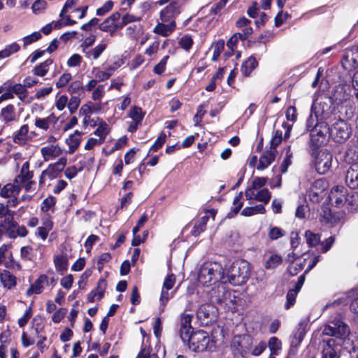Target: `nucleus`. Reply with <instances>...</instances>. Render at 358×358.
Here are the masks:
<instances>
[{"instance_id": "obj_1", "label": "nucleus", "mask_w": 358, "mask_h": 358, "mask_svg": "<svg viewBox=\"0 0 358 358\" xmlns=\"http://www.w3.org/2000/svg\"><path fill=\"white\" fill-rule=\"evenodd\" d=\"M226 282L227 280H224L212 287L208 292L209 299L213 303L228 310H233L238 303V298L227 287Z\"/></svg>"}, {"instance_id": "obj_2", "label": "nucleus", "mask_w": 358, "mask_h": 358, "mask_svg": "<svg viewBox=\"0 0 358 358\" xmlns=\"http://www.w3.org/2000/svg\"><path fill=\"white\" fill-rule=\"evenodd\" d=\"M197 280L203 286H215L225 280L222 265L215 262H204L200 267Z\"/></svg>"}, {"instance_id": "obj_3", "label": "nucleus", "mask_w": 358, "mask_h": 358, "mask_svg": "<svg viewBox=\"0 0 358 358\" xmlns=\"http://www.w3.org/2000/svg\"><path fill=\"white\" fill-rule=\"evenodd\" d=\"M250 275V265L248 262L238 259L234 262L227 270L225 280L233 285L245 283Z\"/></svg>"}, {"instance_id": "obj_4", "label": "nucleus", "mask_w": 358, "mask_h": 358, "mask_svg": "<svg viewBox=\"0 0 358 358\" xmlns=\"http://www.w3.org/2000/svg\"><path fill=\"white\" fill-rule=\"evenodd\" d=\"M187 333L185 341H188L189 348L194 352L213 351L215 348V343L206 332L199 331L194 334Z\"/></svg>"}, {"instance_id": "obj_5", "label": "nucleus", "mask_w": 358, "mask_h": 358, "mask_svg": "<svg viewBox=\"0 0 358 358\" xmlns=\"http://www.w3.org/2000/svg\"><path fill=\"white\" fill-rule=\"evenodd\" d=\"M307 129L310 131V145L315 147H320L326 144L329 140L330 129L327 122L323 121H317L312 127Z\"/></svg>"}, {"instance_id": "obj_6", "label": "nucleus", "mask_w": 358, "mask_h": 358, "mask_svg": "<svg viewBox=\"0 0 358 358\" xmlns=\"http://www.w3.org/2000/svg\"><path fill=\"white\" fill-rule=\"evenodd\" d=\"M333 162V155L327 150L318 151L315 157L313 164L319 174H325L331 169Z\"/></svg>"}, {"instance_id": "obj_7", "label": "nucleus", "mask_w": 358, "mask_h": 358, "mask_svg": "<svg viewBox=\"0 0 358 358\" xmlns=\"http://www.w3.org/2000/svg\"><path fill=\"white\" fill-rule=\"evenodd\" d=\"M333 325L324 326L322 334L329 336H335L344 339L350 334V328L340 318H336L332 321Z\"/></svg>"}, {"instance_id": "obj_8", "label": "nucleus", "mask_w": 358, "mask_h": 358, "mask_svg": "<svg viewBox=\"0 0 358 358\" xmlns=\"http://www.w3.org/2000/svg\"><path fill=\"white\" fill-rule=\"evenodd\" d=\"M330 109L329 103L323 101L322 99H316L311 108V113L309 118L307 120L306 127L308 128L313 126L315 121H319V117H324Z\"/></svg>"}, {"instance_id": "obj_9", "label": "nucleus", "mask_w": 358, "mask_h": 358, "mask_svg": "<svg viewBox=\"0 0 358 358\" xmlns=\"http://www.w3.org/2000/svg\"><path fill=\"white\" fill-rule=\"evenodd\" d=\"M275 157V151L272 150H266L259 159L257 156L252 157L249 162V166L250 167L256 166L258 171H263L274 162Z\"/></svg>"}, {"instance_id": "obj_10", "label": "nucleus", "mask_w": 358, "mask_h": 358, "mask_svg": "<svg viewBox=\"0 0 358 358\" xmlns=\"http://www.w3.org/2000/svg\"><path fill=\"white\" fill-rule=\"evenodd\" d=\"M350 127L343 120L336 122L330 131L335 141L342 143L349 138L350 136Z\"/></svg>"}, {"instance_id": "obj_11", "label": "nucleus", "mask_w": 358, "mask_h": 358, "mask_svg": "<svg viewBox=\"0 0 358 358\" xmlns=\"http://www.w3.org/2000/svg\"><path fill=\"white\" fill-rule=\"evenodd\" d=\"M66 164V157H60L56 162L49 164L47 169L42 172L41 180H52L57 178L64 170Z\"/></svg>"}, {"instance_id": "obj_12", "label": "nucleus", "mask_w": 358, "mask_h": 358, "mask_svg": "<svg viewBox=\"0 0 358 358\" xmlns=\"http://www.w3.org/2000/svg\"><path fill=\"white\" fill-rule=\"evenodd\" d=\"M329 199L332 205L338 208L342 207L348 201V190L343 186H335L331 189Z\"/></svg>"}, {"instance_id": "obj_13", "label": "nucleus", "mask_w": 358, "mask_h": 358, "mask_svg": "<svg viewBox=\"0 0 358 358\" xmlns=\"http://www.w3.org/2000/svg\"><path fill=\"white\" fill-rule=\"evenodd\" d=\"M11 269L20 270L21 266L15 262L13 253L9 250L8 245H3L0 247V265Z\"/></svg>"}, {"instance_id": "obj_14", "label": "nucleus", "mask_w": 358, "mask_h": 358, "mask_svg": "<svg viewBox=\"0 0 358 358\" xmlns=\"http://www.w3.org/2000/svg\"><path fill=\"white\" fill-rule=\"evenodd\" d=\"M36 136L34 131H29L27 124L22 125L13 135V141L20 145H24Z\"/></svg>"}, {"instance_id": "obj_15", "label": "nucleus", "mask_w": 358, "mask_h": 358, "mask_svg": "<svg viewBox=\"0 0 358 358\" xmlns=\"http://www.w3.org/2000/svg\"><path fill=\"white\" fill-rule=\"evenodd\" d=\"M217 309L211 303H205L201 305L198 311V318L205 324L214 320L216 317Z\"/></svg>"}, {"instance_id": "obj_16", "label": "nucleus", "mask_w": 358, "mask_h": 358, "mask_svg": "<svg viewBox=\"0 0 358 358\" xmlns=\"http://www.w3.org/2000/svg\"><path fill=\"white\" fill-rule=\"evenodd\" d=\"M41 155L45 162L54 160L63 153L62 148L58 144H50L40 150Z\"/></svg>"}, {"instance_id": "obj_17", "label": "nucleus", "mask_w": 358, "mask_h": 358, "mask_svg": "<svg viewBox=\"0 0 358 358\" xmlns=\"http://www.w3.org/2000/svg\"><path fill=\"white\" fill-rule=\"evenodd\" d=\"M180 13V6L177 2H171L160 12V20L163 22L174 21Z\"/></svg>"}, {"instance_id": "obj_18", "label": "nucleus", "mask_w": 358, "mask_h": 358, "mask_svg": "<svg viewBox=\"0 0 358 358\" xmlns=\"http://www.w3.org/2000/svg\"><path fill=\"white\" fill-rule=\"evenodd\" d=\"M245 197L249 201H258L263 202L264 204L268 203L271 199V192L266 188H263L257 191L251 192V190H245Z\"/></svg>"}, {"instance_id": "obj_19", "label": "nucleus", "mask_w": 358, "mask_h": 358, "mask_svg": "<svg viewBox=\"0 0 358 358\" xmlns=\"http://www.w3.org/2000/svg\"><path fill=\"white\" fill-rule=\"evenodd\" d=\"M76 2L77 0H66L60 12L59 17L66 21V26H71L76 23L75 20L71 19V15H67V13L76 12L75 10L77 8L75 7Z\"/></svg>"}, {"instance_id": "obj_20", "label": "nucleus", "mask_w": 358, "mask_h": 358, "mask_svg": "<svg viewBox=\"0 0 358 358\" xmlns=\"http://www.w3.org/2000/svg\"><path fill=\"white\" fill-rule=\"evenodd\" d=\"M345 182L350 188L358 187V162L352 163L347 170Z\"/></svg>"}, {"instance_id": "obj_21", "label": "nucleus", "mask_w": 358, "mask_h": 358, "mask_svg": "<svg viewBox=\"0 0 358 358\" xmlns=\"http://www.w3.org/2000/svg\"><path fill=\"white\" fill-rule=\"evenodd\" d=\"M48 285V278L46 275H41L33 284L30 285L29 289L27 290V295L31 296L33 294H41L45 286Z\"/></svg>"}, {"instance_id": "obj_22", "label": "nucleus", "mask_w": 358, "mask_h": 358, "mask_svg": "<svg viewBox=\"0 0 358 358\" xmlns=\"http://www.w3.org/2000/svg\"><path fill=\"white\" fill-rule=\"evenodd\" d=\"M340 348L336 344L334 339H329L327 341L322 349V358H339Z\"/></svg>"}, {"instance_id": "obj_23", "label": "nucleus", "mask_w": 358, "mask_h": 358, "mask_svg": "<svg viewBox=\"0 0 358 358\" xmlns=\"http://www.w3.org/2000/svg\"><path fill=\"white\" fill-rule=\"evenodd\" d=\"M82 132L76 131L73 134L69 136L65 140V143L68 145L69 149L66 151L69 154H73L78 148L81 142Z\"/></svg>"}, {"instance_id": "obj_24", "label": "nucleus", "mask_w": 358, "mask_h": 358, "mask_svg": "<svg viewBox=\"0 0 358 358\" xmlns=\"http://www.w3.org/2000/svg\"><path fill=\"white\" fill-rule=\"evenodd\" d=\"M306 333V324L300 323L297 329L293 332L290 338L292 348L298 347L301 343Z\"/></svg>"}, {"instance_id": "obj_25", "label": "nucleus", "mask_w": 358, "mask_h": 358, "mask_svg": "<svg viewBox=\"0 0 358 358\" xmlns=\"http://www.w3.org/2000/svg\"><path fill=\"white\" fill-rule=\"evenodd\" d=\"M176 22L171 21L166 24L164 22H159L154 28L153 32L164 37L169 36L176 29Z\"/></svg>"}, {"instance_id": "obj_26", "label": "nucleus", "mask_w": 358, "mask_h": 358, "mask_svg": "<svg viewBox=\"0 0 358 358\" xmlns=\"http://www.w3.org/2000/svg\"><path fill=\"white\" fill-rule=\"evenodd\" d=\"M20 183H8L6 184L1 189L0 196L3 198H9L13 196H17L20 191Z\"/></svg>"}, {"instance_id": "obj_27", "label": "nucleus", "mask_w": 358, "mask_h": 358, "mask_svg": "<svg viewBox=\"0 0 358 358\" xmlns=\"http://www.w3.org/2000/svg\"><path fill=\"white\" fill-rule=\"evenodd\" d=\"M16 223L12 220L6 219L0 224V236L6 234L8 237L15 238Z\"/></svg>"}, {"instance_id": "obj_28", "label": "nucleus", "mask_w": 358, "mask_h": 358, "mask_svg": "<svg viewBox=\"0 0 358 358\" xmlns=\"http://www.w3.org/2000/svg\"><path fill=\"white\" fill-rule=\"evenodd\" d=\"M0 120L6 124L17 120L15 108L12 104H8L1 109Z\"/></svg>"}, {"instance_id": "obj_29", "label": "nucleus", "mask_w": 358, "mask_h": 358, "mask_svg": "<svg viewBox=\"0 0 358 358\" xmlns=\"http://www.w3.org/2000/svg\"><path fill=\"white\" fill-rule=\"evenodd\" d=\"M107 46L106 43L101 42L96 45L94 48H91L83 52L85 57L88 59L96 60L104 52Z\"/></svg>"}, {"instance_id": "obj_30", "label": "nucleus", "mask_w": 358, "mask_h": 358, "mask_svg": "<svg viewBox=\"0 0 358 358\" xmlns=\"http://www.w3.org/2000/svg\"><path fill=\"white\" fill-rule=\"evenodd\" d=\"M57 118L51 115L46 117H36L34 121V126L41 130L47 131L52 124L57 122Z\"/></svg>"}, {"instance_id": "obj_31", "label": "nucleus", "mask_w": 358, "mask_h": 358, "mask_svg": "<svg viewBox=\"0 0 358 358\" xmlns=\"http://www.w3.org/2000/svg\"><path fill=\"white\" fill-rule=\"evenodd\" d=\"M106 282L104 280H100L97 285L96 289L92 290L88 295V301L90 302H94L96 300H100L104 295L106 289Z\"/></svg>"}, {"instance_id": "obj_32", "label": "nucleus", "mask_w": 358, "mask_h": 358, "mask_svg": "<svg viewBox=\"0 0 358 358\" xmlns=\"http://www.w3.org/2000/svg\"><path fill=\"white\" fill-rule=\"evenodd\" d=\"M33 177V173L29 171V162H25L20 171V174L15 179V182L20 185L29 181Z\"/></svg>"}, {"instance_id": "obj_33", "label": "nucleus", "mask_w": 358, "mask_h": 358, "mask_svg": "<svg viewBox=\"0 0 358 358\" xmlns=\"http://www.w3.org/2000/svg\"><path fill=\"white\" fill-rule=\"evenodd\" d=\"M0 279L3 285L8 289H11L16 285V277L8 271H3L1 273Z\"/></svg>"}, {"instance_id": "obj_34", "label": "nucleus", "mask_w": 358, "mask_h": 358, "mask_svg": "<svg viewBox=\"0 0 358 358\" xmlns=\"http://www.w3.org/2000/svg\"><path fill=\"white\" fill-rule=\"evenodd\" d=\"M52 228V222L49 218H46L43 220V225L38 227L36 234L44 241L47 238L48 233Z\"/></svg>"}, {"instance_id": "obj_35", "label": "nucleus", "mask_w": 358, "mask_h": 358, "mask_svg": "<svg viewBox=\"0 0 358 358\" xmlns=\"http://www.w3.org/2000/svg\"><path fill=\"white\" fill-rule=\"evenodd\" d=\"M250 24V20H249L245 17L239 18L236 22V27L239 29L243 28V33L241 34H243V36H244L245 38H247L252 33V29L249 25Z\"/></svg>"}, {"instance_id": "obj_36", "label": "nucleus", "mask_w": 358, "mask_h": 358, "mask_svg": "<svg viewBox=\"0 0 358 358\" xmlns=\"http://www.w3.org/2000/svg\"><path fill=\"white\" fill-rule=\"evenodd\" d=\"M54 264L56 270L63 273L68 268L67 257L62 255H56L54 257Z\"/></svg>"}, {"instance_id": "obj_37", "label": "nucleus", "mask_w": 358, "mask_h": 358, "mask_svg": "<svg viewBox=\"0 0 358 358\" xmlns=\"http://www.w3.org/2000/svg\"><path fill=\"white\" fill-rule=\"evenodd\" d=\"M257 66V62L254 57H249L242 64L241 71L243 75L248 76Z\"/></svg>"}, {"instance_id": "obj_38", "label": "nucleus", "mask_w": 358, "mask_h": 358, "mask_svg": "<svg viewBox=\"0 0 358 358\" xmlns=\"http://www.w3.org/2000/svg\"><path fill=\"white\" fill-rule=\"evenodd\" d=\"M192 318V315L190 314H186L183 315L181 319L182 321V329L180 330L181 331V338L182 339L185 341V335L187 333L190 334L191 333V327H190V322Z\"/></svg>"}, {"instance_id": "obj_39", "label": "nucleus", "mask_w": 358, "mask_h": 358, "mask_svg": "<svg viewBox=\"0 0 358 358\" xmlns=\"http://www.w3.org/2000/svg\"><path fill=\"white\" fill-rule=\"evenodd\" d=\"M110 129L109 125L106 122L101 120L98 124V127L94 134L104 142L106 136L110 132Z\"/></svg>"}, {"instance_id": "obj_40", "label": "nucleus", "mask_w": 358, "mask_h": 358, "mask_svg": "<svg viewBox=\"0 0 358 358\" xmlns=\"http://www.w3.org/2000/svg\"><path fill=\"white\" fill-rule=\"evenodd\" d=\"M9 89L12 91L13 94H16L17 97L22 101H24L27 97V90L24 84H15L12 86H10Z\"/></svg>"}, {"instance_id": "obj_41", "label": "nucleus", "mask_w": 358, "mask_h": 358, "mask_svg": "<svg viewBox=\"0 0 358 358\" xmlns=\"http://www.w3.org/2000/svg\"><path fill=\"white\" fill-rule=\"evenodd\" d=\"M345 59L352 67L356 66L358 64V47L348 50L345 55Z\"/></svg>"}, {"instance_id": "obj_42", "label": "nucleus", "mask_w": 358, "mask_h": 358, "mask_svg": "<svg viewBox=\"0 0 358 358\" xmlns=\"http://www.w3.org/2000/svg\"><path fill=\"white\" fill-rule=\"evenodd\" d=\"M264 212L265 208L264 205L259 204L252 207H245L241 211V215L249 217L257 214H263Z\"/></svg>"}, {"instance_id": "obj_43", "label": "nucleus", "mask_w": 358, "mask_h": 358, "mask_svg": "<svg viewBox=\"0 0 358 358\" xmlns=\"http://www.w3.org/2000/svg\"><path fill=\"white\" fill-rule=\"evenodd\" d=\"M243 206V193L240 192L235 196L233 201V206L231 207V211L229 213V216L232 217L236 215Z\"/></svg>"}, {"instance_id": "obj_44", "label": "nucleus", "mask_w": 358, "mask_h": 358, "mask_svg": "<svg viewBox=\"0 0 358 358\" xmlns=\"http://www.w3.org/2000/svg\"><path fill=\"white\" fill-rule=\"evenodd\" d=\"M144 115L145 113L143 112L142 109L137 106L131 107L129 112V117L136 124H141Z\"/></svg>"}, {"instance_id": "obj_45", "label": "nucleus", "mask_w": 358, "mask_h": 358, "mask_svg": "<svg viewBox=\"0 0 358 358\" xmlns=\"http://www.w3.org/2000/svg\"><path fill=\"white\" fill-rule=\"evenodd\" d=\"M52 60L47 59L39 65L36 66L34 70V74L37 76L43 77L46 75L48 71L49 66L52 64Z\"/></svg>"}, {"instance_id": "obj_46", "label": "nucleus", "mask_w": 358, "mask_h": 358, "mask_svg": "<svg viewBox=\"0 0 358 358\" xmlns=\"http://www.w3.org/2000/svg\"><path fill=\"white\" fill-rule=\"evenodd\" d=\"M208 221L206 216L202 217L198 221L194 223L193 229L192 230V234L194 236H199L202 231H204L206 225Z\"/></svg>"}, {"instance_id": "obj_47", "label": "nucleus", "mask_w": 358, "mask_h": 358, "mask_svg": "<svg viewBox=\"0 0 358 358\" xmlns=\"http://www.w3.org/2000/svg\"><path fill=\"white\" fill-rule=\"evenodd\" d=\"M20 50V45L17 43H13L6 45L0 51V59L6 58Z\"/></svg>"}, {"instance_id": "obj_48", "label": "nucleus", "mask_w": 358, "mask_h": 358, "mask_svg": "<svg viewBox=\"0 0 358 358\" xmlns=\"http://www.w3.org/2000/svg\"><path fill=\"white\" fill-rule=\"evenodd\" d=\"M268 348L271 355H276L281 350V341L276 337H271L268 343Z\"/></svg>"}, {"instance_id": "obj_49", "label": "nucleus", "mask_w": 358, "mask_h": 358, "mask_svg": "<svg viewBox=\"0 0 358 358\" xmlns=\"http://www.w3.org/2000/svg\"><path fill=\"white\" fill-rule=\"evenodd\" d=\"M305 237L306 243L310 247L316 246L320 241V236L319 234H315L309 230L306 231Z\"/></svg>"}, {"instance_id": "obj_50", "label": "nucleus", "mask_w": 358, "mask_h": 358, "mask_svg": "<svg viewBox=\"0 0 358 358\" xmlns=\"http://www.w3.org/2000/svg\"><path fill=\"white\" fill-rule=\"evenodd\" d=\"M282 258L281 256L277 254H273L266 262L265 267L268 269L274 268L278 265H280L282 263Z\"/></svg>"}, {"instance_id": "obj_51", "label": "nucleus", "mask_w": 358, "mask_h": 358, "mask_svg": "<svg viewBox=\"0 0 358 358\" xmlns=\"http://www.w3.org/2000/svg\"><path fill=\"white\" fill-rule=\"evenodd\" d=\"M327 187L328 182L324 179L320 178L314 181L310 189H312V191H316L324 194Z\"/></svg>"}, {"instance_id": "obj_52", "label": "nucleus", "mask_w": 358, "mask_h": 358, "mask_svg": "<svg viewBox=\"0 0 358 358\" xmlns=\"http://www.w3.org/2000/svg\"><path fill=\"white\" fill-rule=\"evenodd\" d=\"M267 182V178L264 177H257L255 178L250 187H249L246 190H251V192L257 191L261 189Z\"/></svg>"}, {"instance_id": "obj_53", "label": "nucleus", "mask_w": 358, "mask_h": 358, "mask_svg": "<svg viewBox=\"0 0 358 358\" xmlns=\"http://www.w3.org/2000/svg\"><path fill=\"white\" fill-rule=\"evenodd\" d=\"M176 292V289L170 291L169 289H166L162 288L161 292V296L159 299L160 305L161 306L164 308L166 304L167 303L168 301L173 297L175 293Z\"/></svg>"}, {"instance_id": "obj_54", "label": "nucleus", "mask_w": 358, "mask_h": 358, "mask_svg": "<svg viewBox=\"0 0 358 358\" xmlns=\"http://www.w3.org/2000/svg\"><path fill=\"white\" fill-rule=\"evenodd\" d=\"M245 38L241 33L234 34L227 41V46L233 52L236 47L237 43L240 40L243 41Z\"/></svg>"}, {"instance_id": "obj_55", "label": "nucleus", "mask_w": 358, "mask_h": 358, "mask_svg": "<svg viewBox=\"0 0 358 358\" xmlns=\"http://www.w3.org/2000/svg\"><path fill=\"white\" fill-rule=\"evenodd\" d=\"M299 292V290L296 289H290L286 296L287 301L285 304V308L286 309H289L292 306H293L295 303L296 297L297 294Z\"/></svg>"}, {"instance_id": "obj_56", "label": "nucleus", "mask_w": 358, "mask_h": 358, "mask_svg": "<svg viewBox=\"0 0 358 358\" xmlns=\"http://www.w3.org/2000/svg\"><path fill=\"white\" fill-rule=\"evenodd\" d=\"M47 7V3L45 0H36L31 6L32 12L36 14L42 13Z\"/></svg>"}, {"instance_id": "obj_57", "label": "nucleus", "mask_w": 358, "mask_h": 358, "mask_svg": "<svg viewBox=\"0 0 358 358\" xmlns=\"http://www.w3.org/2000/svg\"><path fill=\"white\" fill-rule=\"evenodd\" d=\"M79 113L84 116V122L86 123L90 119V115L92 114L91 101L83 104L80 108Z\"/></svg>"}, {"instance_id": "obj_58", "label": "nucleus", "mask_w": 358, "mask_h": 358, "mask_svg": "<svg viewBox=\"0 0 358 358\" xmlns=\"http://www.w3.org/2000/svg\"><path fill=\"white\" fill-rule=\"evenodd\" d=\"M105 94V87L103 85H99L92 90V99L94 101H99Z\"/></svg>"}, {"instance_id": "obj_59", "label": "nucleus", "mask_w": 358, "mask_h": 358, "mask_svg": "<svg viewBox=\"0 0 358 358\" xmlns=\"http://www.w3.org/2000/svg\"><path fill=\"white\" fill-rule=\"evenodd\" d=\"M80 103V99L76 96H71L69 101L68 100L67 107L69 110L70 113H74L78 109Z\"/></svg>"}, {"instance_id": "obj_60", "label": "nucleus", "mask_w": 358, "mask_h": 358, "mask_svg": "<svg viewBox=\"0 0 358 358\" xmlns=\"http://www.w3.org/2000/svg\"><path fill=\"white\" fill-rule=\"evenodd\" d=\"M96 36L94 34H91L89 36L86 37L81 43V48L83 53L88 49L91 48V46L96 41Z\"/></svg>"}, {"instance_id": "obj_61", "label": "nucleus", "mask_w": 358, "mask_h": 358, "mask_svg": "<svg viewBox=\"0 0 358 358\" xmlns=\"http://www.w3.org/2000/svg\"><path fill=\"white\" fill-rule=\"evenodd\" d=\"M72 76L70 73H64L58 79L56 83V87L57 88H62L65 87L67 83L71 80Z\"/></svg>"}, {"instance_id": "obj_62", "label": "nucleus", "mask_w": 358, "mask_h": 358, "mask_svg": "<svg viewBox=\"0 0 358 358\" xmlns=\"http://www.w3.org/2000/svg\"><path fill=\"white\" fill-rule=\"evenodd\" d=\"M169 57L168 55L164 56L160 62L154 66V72L157 74H162L166 69V65Z\"/></svg>"}, {"instance_id": "obj_63", "label": "nucleus", "mask_w": 358, "mask_h": 358, "mask_svg": "<svg viewBox=\"0 0 358 358\" xmlns=\"http://www.w3.org/2000/svg\"><path fill=\"white\" fill-rule=\"evenodd\" d=\"M138 20H139L138 17H136L132 15L127 14L122 17V20L119 24H115V27H116V28H122L124 26H125L128 23L138 21Z\"/></svg>"}, {"instance_id": "obj_64", "label": "nucleus", "mask_w": 358, "mask_h": 358, "mask_svg": "<svg viewBox=\"0 0 358 358\" xmlns=\"http://www.w3.org/2000/svg\"><path fill=\"white\" fill-rule=\"evenodd\" d=\"M31 315H32V310H31V308L29 307L25 310L23 315L20 318H19L18 322H17L18 325L20 327H24L27 324L29 320L31 318Z\"/></svg>"}]
</instances>
